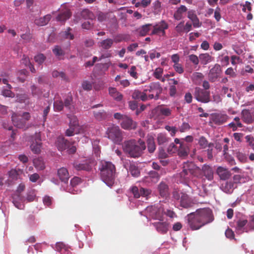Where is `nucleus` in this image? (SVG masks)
<instances>
[{
  "label": "nucleus",
  "instance_id": "nucleus-1",
  "mask_svg": "<svg viewBox=\"0 0 254 254\" xmlns=\"http://www.w3.org/2000/svg\"><path fill=\"white\" fill-rule=\"evenodd\" d=\"M99 170L101 180L108 186L112 187L115 183L116 175L115 166L111 162L102 161Z\"/></svg>",
  "mask_w": 254,
  "mask_h": 254
},
{
  "label": "nucleus",
  "instance_id": "nucleus-2",
  "mask_svg": "<svg viewBox=\"0 0 254 254\" xmlns=\"http://www.w3.org/2000/svg\"><path fill=\"white\" fill-rule=\"evenodd\" d=\"M123 148L124 152L129 157L138 158L141 156L146 147L145 142L139 139L137 141L131 139L125 141Z\"/></svg>",
  "mask_w": 254,
  "mask_h": 254
},
{
  "label": "nucleus",
  "instance_id": "nucleus-3",
  "mask_svg": "<svg viewBox=\"0 0 254 254\" xmlns=\"http://www.w3.org/2000/svg\"><path fill=\"white\" fill-rule=\"evenodd\" d=\"M200 168L192 162H186L183 165V170L177 174L178 181L181 183L187 184L191 176L199 178L200 176Z\"/></svg>",
  "mask_w": 254,
  "mask_h": 254
},
{
  "label": "nucleus",
  "instance_id": "nucleus-4",
  "mask_svg": "<svg viewBox=\"0 0 254 254\" xmlns=\"http://www.w3.org/2000/svg\"><path fill=\"white\" fill-rule=\"evenodd\" d=\"M144 91L146 94L147 92L150 93L147 94L148 100L154 99L157 100L159 99L160 95L162 93L163 88L159 82H151L148 85L145 86Z\"/></svg>",
  "mask_w": 254,
  "mask_h": 254
},
{
  "label": "nucleus",
  "instance_id": "nucleus-5",
  "mask_svg": "<svg viewBox=\"0 0 254 254\" xmlns=\"http://www.w3.org/2000/svg\"><path fill=\"white\" fill-rule=\"evenodd\" d=\"M193 96L197 101L203 103H207L210 101V91L198 87L194 88Z\"/></svg>",
  "mask_w": 254,
  "mask_h": 254
},
{
  "label": "nucleus",
  "instance_id": "nucleus-6",
  "mask_svg": "<svg viewBox=\"0 0 254 254\" xmlns=\"http://www.w3.org/2000/svg\"><path fill=\"white\" fill-rule=\"evenodd\" d=\"M108 137L116 143L122 141V135L120 128L118 126L109 127L107 131Z\"/></svg>",
  "mask_w": 254,
  "mask_h": 254
},
{
  "label": "nucleus",
  "instance_id": "nucleus-7",
  "mask_svg": "<svg viewBox=\"0 0 254 254\" xmlns=\"http://www.w3.org/2000/svg\"><path fill=\"white\" fill-rule=\"evenodd\" d=\"M222 70L221 66L216 64L209 70L208 73V79L211 82H214L218 81L221 77Z\"/></svg>",
  "mask_w": 254,
  "mask_h": 254
},
{
  "label": "nucleus",
  "instance_id": "nucleus-8",
  "mask_svg": "<svg viewBox=\"0 0 254 254\" xmlns=\"http://www.w3.org/2000/svg\"><path fill=\"white\" fill-rule=\"evenodd\" d=\"M41 134L40 132L35 133L31 136L32 143L30 148L32 152L35 154L41 152L42 143L41 142Z\"/></svg>",
  "mask_w": 254,
  "mask_h": 254
},
{
  "label": "nucleus",
  "instance_id": "nucleus-9",
  "mask_svg": "<svg viewBox=\"0 0 254 254\" xmlns=\"http://www.w3.org/2000/svg\"><path fill=\"white\" fill-rule=\"evenodd\" d=\"M174 142L176 144L179 145L177 152L179 157L185 158L188 156L190 152V146L189 144L184 142V141H181V140L178 138H175Z\"/></svg>",
  "mask_w": 254,
  "mask_h": 254
},
{
  "label": "nucleus",
  "instance_id": "nucleus-10",
  "mask_svg": "<svg viewBox=\"0 0 254 254\" xmlns=\"http://www.w3.org/2000/svg\"><path fill=\"white\" fill-rule=\"evenodd\" d=\"M163 209L158 208L155 206H148L146 209V211L148 216L153 219L162 220Z\"/></svg>",
  "mask_w": 254,
  "mask_h": 254
},
{
  "label": "nucleus",
  "instance_id": "nucleus-11",
  "mask_svg": "<svg viewBox=\"0 0 254 254\" xmlns=\"http://www.w3.org/2000/svg\"><path fill=\"white\" fill-rule=\"evenodd\" d=\"M198 215L204 219L205 222H211L214 220L212 211L209 208H204L197 210Z\"/></svg>",
  "mask_w": 254,
  "mask_h": 254
},
{
  "label": "nucleus",
  "instance_id": "nucleus-12",
  "mask_svg": "<svg viewBox=\"0 0 254 254\" xmlns=\"http://www.w3.org/2000/svg\"><path fill=\"white\" fill-rule=\"evenodd\" d=\"M59 13L56 17V19L58 21L65 22L71 16L70 10L66 7L65 6H62L59 9Z\"/></svg>",
  "mask_w": 254,
  "mask_h": 254
},
{
  "label": "nucleus",
  "instance_id": "nucleus-13",
  "mask_svg": "<svg viewBox=\"0 0 254 254\" xmlns=\"http://www.w3.org/2000/svg\"><path fill=\"white\" fill-rule=\"evenodd\" d=\"M236 231L238 234L254 230V223H236Z\"/></svg>",
  "mask_w": 254,
  "mask_h": 254
},
{
  "label": "nucleus",
  "instance_id": "nucleus-14",
  "mask_svg": "<svg viewBox=\"0 0 254 254\" xmlns=\"http://www.w3.org/2000/svg\"><path fill=\"white\" fill-rule=\"evenodd\" d=\"M73 167L77 171H90L92 169V164L90 161L75 162L73 164Z\"/></svg>",
  "mask_w": 254,
  "mask_h": 254
},
{
  "label": "nucleus",
  "instance_id": "nucleus-15",
  "mask_svg": "<svg viewBox=\"0 0 254 254\" xmlns=\"http://www.w3.org/2000/svg\"><path fill=\"white\" fill-rule=\"evenodd\" d=\"M229 117L226 114L216 113L212 115L211 120L217 125H221L226 123Z\"/></svg>",
  "mask_w": 254,
  "mask_h": 254
},
{
  "label": "nucleus",
  "instance_id": "nucleus-16",
  "mask_svg": "<svg viewBox=\"0 0 254 254\" xmlns=\"http://www.w3.org/2000/svg\"><path fill=\"white\" fill-rule=\"evenodd\" d=\"M201 173L208 181H212L214 178V172L212 168L207 164H204L200 169Z\"/></svg>",
  "mask_w": 254,
  "mask_h": 254
},
{
  "label": "nucleus",
  "instance_id": "nucleus-17",
  "mask_svg": "<svg viewBox=\"0 0 254 254\" xmlns=\"http://www.w3.org/2000/svg\"><path fill=\"white\" fill-rule=\"evenodd\" d=\"M12 121L14 126L19 128H25L26 122L20 116L17 115L16 113H13L12 117Z\"/></svg>",
  "mask_w": 254,
  "mask_h": 254
},
{
  "label": "nucleus",
  "instance_id": "nucleus-18",
  "mask_svg": "<svg viewBox=\"0 0 254 254\" xmlns=\"http://www.w3.org/2000/svg\"><path fill=\"white\" fill-rule=\"evenodd\" d=\"M12 198V202L16 208L19 209H23L24 208V203L25 201V199L21 194H14L13 195Z\"/></svg>",
  "mask_w": 254,
  "mask_h": 254
},
{
  "label": "nucleus",
  "instance_id": "nucleus-19",
  "mask_svg": "<svg viewBox=\"0 0 254 254\" xmlns=\"http://www.w3.org/2000/svg\"><path fill=\"white\" fill-rule=\"evenodd\" d=\"M56 144L58 150L60 151L65 150L70 146V142L62 136L57 138Z\"/></svg>",
  "mask_w": 254,
  "mask_h": 254
},
{
  "label": "nucleus",
  "instance_id": "nucleus-20",
  "mask_svg": "<svg viewBox=\"0 0 254 254\" xmlns=\"http://www.w3.org/2000/svg\"><path fill=\"white\" fill-rule=\"evenodd\" d=\"M216 173L222 180H226L231 176V172L227 168L221 166L217 168Z\"/></svg>",
  "mask_w": 254,
  "mask_h": 254
},
{
  "label": "nucleus",
  "instance_id": "nucleus-21",
  "mask_svg": "<svg viewBox=\"0 0 254 254\" xmlns=\"http://www.w3.org/2000/svg\"><path fill=\"white\" fill-rule=\"evenodd\" d=\"M158 190L160 195L167 199L169 195L168 185L164 182H161L158 186Z\"/></svg>",
  "mask_w": 254,
  "mask_h": 254
},
{
  "label": "nucleus",
  "instance_id": "nucleus-22",
  "mask_svg": "<svg viewBox=\"0 0 254 254\" xmlns=\"http://www.w3.org/2000/svg\"><path fill=\"white\" fill-rule=\"evenodd\" d=\"M180 205L182 207L186 208L191 207L193 205L190 198L186 192H182Z\"/></svg>",
  "mask_w": 254,
  "mask_h": 254
},
{
  "label": "nucleus",
  "instance_id": "nucleus-23",
  "mask_svg": "<svg viewBox=\"0 0 254 254\" xmlns=\"http://www.w3.org/2000/svg\"><path fill=\"white\" fill-rule=\"evenodd\" d=\"M168 27V24L165 20H162L154 26L151 34L159 35V33L161 31H163V30H166Z\"/></svg>",
  "mask_w": 254,
  "mask_h": 254
},
{
  "label": "nucleus",
  "instance_id": "nucleus-24",
  "mask_svg": "<svg viewBox=\"0 0 254 254\" xmlns=\"http://www.w3.org/2000/svg\"><path fill=\"white\" fill-rule=\"evenodd\" d=\"M121 127L125 129H134L136 127V124L129 117L126 116L121 123Z\"/></svg>",
  "mask_w": 254,
  "mask_h": 254
},
{
  "label": "nucleus",
  "instance_id": "nucleus-25",
  "mask_svg": "<svg viewBox=\"0 0 254 254\" xmlns=\"http://www.w3.org/2000/svg\"><path fill=\"white\" fill-rule=\"evenodd\" d=\"M242 119L247 124H251L254 122V116L249 110H243L241 112Z\"/></svg>",
  "mask_w": 254,
  "mask_h": 254
},
{
  "label": "nucleus",
  "instance_id": "nucleus-26",
  "mask_svg": "<svg viewBox=\"0 0 254 254\" xmlns=\"http://www.w3.org/2000/svg\"><path fill=\"white\" fill-rule=\"evenodd\" d=\"M55 250L61 254H72L71 248L62 242L57 243Z\"/></svg>",
  "mask_w": 254,
  "mask_h": 254
},
{
  "label": "nucleus",
  "instance_id": "nucleus-27",
  "mask_svg": "<svg viewBox=\"0 0 254 254\" xmlns=\"http://www.w3.org/2000/svg\"><path fill=\"white\" fill-rule=\"evenodd\" d=\"M93 115L95 119L98 121H102L107 120L109 115L104 110H95L93 111Z\"/></svg>",
  "mask_w": 254,
  "mask_h": 254
},
{
  "label": "nucleus",
  "instance_id": "nucleus-28",
  "mask_svg": "<svg viewBox=\"0 0 254 254\" xmlns=\"http://www.w3.org/2000/svg\"><path fill=\"white\" fill-rule=\"evenodd\" d=\"M60 180L64 183H67L69 178V175L66 168L62 167L58 169L57 172Z\"/></svg>",
  "mask_w": 254,
  "mask_h": 254
},
{
  "label": "nucleus",
  "instance_id": "nucleus-29",
  "mask_svg": "<svg viewBox=\"0 0 254 254\" xmlns=\"http://www.w3.org/2000/svg\"><path fill=\"white\" fill-rule=\"evenodd\" d=\"M132 98L136 100H141L142 101H146L148 100L147 94L144 91V89L142 92L135 90L132 94Z\"/></svg>",
  "mask_w": 254,
  "mask_h": 254
},
{
  "label": "nucleus",
  "instance_id": "nucleus-30",
  "mask_svg": "<svg viewBox=\"0 0 254 254\" xmlns=\"http://www.w3.org/2000/svg\"><path fill=\"white\" fill-rule=\"evenodd\" d=\"M109 93L110 95L117 101H121L123 98L122 94L119 92L116 88L109 87Z\"/></svg>",
  "mask_w": 254,
  "mask_h": 254
},
{
  "label": "nucleus",
  "instance_id": "nucleus-31",
  "mask_svg": "<svg viewBox=\"0 0 254 254\" xmlns=\"http://www.w3.org/2000/svg\"><path fill=\"white\" fill-rule=\"evenodd\" d=\"M146 143L148 151L150 153H153L156 150V144L154 137L150 135L147 136Z\"/></svg>",
  "mask_w": 254,
  "mask_h": 254
},
{
  "label": "nucleus",
  "instance_id": "nucleus-32",
  "mask_svg": "<svg viewBox=\"0 0 254 254\" xmlns=\"http://www.w3.org/2000/svg\"><path fill=\"white\" fill-rule=\"evenodd\" d=\"M51 17L52 16L50 14H47L43 17L36 19L34 23L36 25L39 26H44L48 23Z\"/></svg>",
  "mask_w": 254,
  "mask_h": 254
},
{
  "label": "nucleus",
  "instance_id": "nucleus-33",
  "mask_svg": "<svg viewBox=\"0 0 254 254\" xmlns=\"http://www.w3.org/2000/svg\"><path fill=\"white\" fill-rule=\"evenodd\" d=\"M128 170V172L133 177L137 178L140 176V172L138 166L134 163H131L129 166Z\"/></svg>",
  "mask_w": 254,
  "mask_h": 254
},
{
  "label": "nucleus",
  "instance_id": "nucleus-34",
  "mask_svg": "<svg viewBox=\"0 0 254 254\" xmlns=\"http://www.w3.org/2000/svg\"><path fill=\"white\" fill-rule=\"evenodd\" d=\"M187 8L184 5H181L178 7L174 14V18L177 20H181L183 18V14L187 11Z\"/></svg>",
  "mask_w": 254,
  "mask_h": 254
},
{
  "label": "nucleus",
  "instance_id": "nucleus-35",
  "mask_svg": "<svg viewBox=\"0 0 254 254\" xmlns=\"http://www.w3.org/2000/svg\"><path fill=\"white\" fill-rule=\"evenodd\" d=\"M114 40L111 38H107L99 42V46L103 49L108 50L111 48L113 45Z\"/></svg>",
  "mask_w": 254,
  "mask_h": 254
},
{
  "label": "nucleus",
  "instance_id": "nucleus-36",
  "mask_svg": "<svg viewBox=\"0 0 254 254\" xmlns=\"http://www.w3.org/2000/svg\"><path fill=\"white\" fill-rule=\"evenodd\" d=\"M199 59L202 64L206 65L210 63L213 60V58L208 53H203L199 55Z\"/></svg>",
  "mask_w": 254,
  "mask_h": 254
},
{
  "label": "nucleus",
  "instance_id": "nucleus-37",
  "mask_svg": "<svg viewBox=\"0 0 254 254\" xmlns=\"http://www.w3.org/2000/svg\"><path fill=\"white\" fill-rule=\"evenodd\" d=\"M131 36L128 34H118L115 37L114 41L115 43H120L123 41L128 42L130 40Z\"/></svg>",
  "mask_w": 254,
  "mask_h": 254
},
{
  "label": "nucleus",
  "instance_id": "nucleus-38",
  "mask_svg": "<svg viewBox=\"0 0 254 254\" xmlns=\"http://www.w3.org/2000/svg\"><path fill=\"white\" fill-rule=\"evenodd\" d=\"M153 227L156 230L161 233H165L167 232L169 229L168 223H152Z\"/></svg>",
  "mask_w": 254,
  "mask_h": 254
},
{
  "label": "nucleus",
  "instance_id": "nucleus-39",
  "mask_svg": "<svg viewBox=\"0 0 254 254\" xmlns=\"http://www.w3.org/2000/svg\"><path fill=\"white\" fill-rule=\"evenodd\" d=\"M33 164L37 170H42L45 168V162L42 157L35 158L33 160Z\"/></svg>",
  "mask_w": 254,
  "mask_h": 254
},
{
  "label": "nucleus",
  "instance_id": "nucleus-40",
  "mask_svg": "<svg viewBox=\"0 0 254 254\" xmlns=\"http://www.w3.org/2000/svg\"><path fill=\"white\" fill-rule=\"evenodd\" d=\"M198 143L201 148L205 149L207 147L211 148L213 146V143H208L207 139L203 136H201L199 139Z\"/></svg>",
  "mask_w": 254,
  "mask_h": 254
},
{
  "label": "nucleus",
  "instance_id": "nucleus-41",
  "mask_svg": "<svg viewBox=\"0 0 254 254\" xmlns=\"http://www.w3.org/2000/svg\"><path fill=\"white\" fill-rule=\"evenodd\" d=\"M222 190L227 193H231L234 190V183L232 182H227L222 185Z\"/></svg>",
  "mask_w": 254,
  "mask_h": 254
},
{
  "label": "nucleus",
  "instance_id": "nucleus-42",
  "mask_svg": "<svg viewBox=\"0 0 254 254\" xmlns=\"http://www.w3.org/2000/svg\"><path fill=\"white\" fill-rule=\"evenodd\" d=\"M54 54L59 60L62 59V57L65 54L64 51L63 50L61 46L56 45L54 46L52 50Z\"/></svg>",
  "mask_w": 254,
  "mask_h": 254
},
{
  "label": "nucleus",
  "instance_id": "nucleus-43",
  "mask_svg": "<svg viewBox=\"0 0 254 254\" xmlns=\"http://www.w3.org/2000/svg\"><path fill=\"white\" fill-rule=\"evenodd\" d=\"M169 139L170 138L165 134L160 133L157 135V140L158 144L160 145H165L169 142Z\"/></svg>",
  "mask_w": 254,
  "mask_h": 254
},
{
  "label": "nucleus",
  "instance_id": "nucleus-44",
  "mask_svg": "<svg viewBox=\"0 0 254 254\" xmlns=\"http://www.w3.org/2000/svg\"><path fill=\"white\" fill-rule=\"evenodd\" d=\"M150 24H147L142 26L137 29V31L141 36H146L150 30Z\"/></svg>",
  "mask_w": 254,
  "mask_h": 254
},
{
  "label": "nucleus",
  "instance_id": "nucleus-45",
  "mask_svg": "<svg viewBox=\"0 0 254 254\" xmlns=\"http://www.w3.org/2000/svg\"><path fill=\"white\" fill-rule=\"evenodd\" d=\"M81 182V179L77 177H73L70 182V185L71 186V188H68L66 190L67 191L70 192V193H73L72 191V189L74 187L77 186L78 184H79Z\"/></svg>",
  "mask_w": 254,
  "mask_h": 254
},
{
  "label": "nucleus",
  "instance_id": "nucleus-46",
  "mask_svg": "<svg viewBox=\"0 0 254 254\" xmlns=\"http://www.w3.org/2000/svg\"><path fill=\"white\" fill-rule=\"evenodd\" d=\"M72 104V98L71 96H67L64 100V106L68 110L71 111L74 109Z\"/></svg>",
  "mask_w": 254,
  "mask_h": 254
},
{
  "label": "nucleus",
  "instance_id": "nucleus-47",
  "mask_svg": "<svg viewBox=\"0 0 254 254\" xmlns=\"http://www.w3.org/2000/svg\"><path fill=\"white\" fill-rule=\"evenodd\" d=\"M64 102L61 99H56L54 103V109L55 111L60 112L64 108Z\"/></svg>",
  "mask_w": 254,
  "mask_h": 254
},
{
  "label": "nucleus",
  "instance_id": "nucleus-48",
  "mask_svg": "<svg viewBox=\"0 0 254 254\" xmlns=\"http://www.w3.org/2000/svg\"><path fill=\"white\" fill-rule=\"evenodd\" d=\"M158 110L159 111V113L161 115L165 116L168 117L170 116L172 114V110L170 108H166L161 106L158 108Z\"/></svg>",
  "mask_w": 254,
  "mask_h": 254
},
{
  "label": "nucleus",
  "instance_id": "nucleus-49",
  "mask_svg": "<svg viewBox=\"0 0 254 254\" xmlns=\"http://www.w3.org/2000/svg\"><path fill=\"white\" fill-rule=\"evenodd\" d=\"M81 16L85 19H92L94 17V15L92 12L87 9H85L81 12Z\"/></svg>",
  "mask_w": 254,
  "mask_h": 254
},
{
  "label": "nucleus",
  "instance_id": "nucleus-50",
  "mask_svg": "<svg viewBox=\"0 0 254 254\" xmlns=\"http://www.w3.org/2000/svg\"><path fill=\"white\" fill-rule=\"evenodd\" d=\"M71 29L68 27L66 30L61 33V36L65 39L73 40L74 39V35L70 31Z\"/></svg>",
  "mask_w": 254,
  "mask_h": 254
},
{
  "label": "nucleus",
  "instance_id": "nucleus-51",
  "mask_svg": "<svg viewBox=\"0 0 254 254\" xmlns=\"http://www.w3.org/2000/svg\"><path fill=\"white\" fill-rule=\"evenodd\" d=\"M148 178L151 179L152 182L156 183L160 179V175L157 172L155 171H151L148 173Z\"/></svg>",
  "mask_w": 254,
  "mask_h": 254
},
{
  "label": "nucleus",
  "instance_id": "nucleus-52",
  "mask_svg": "<svg viewBox=\"0 0 254 254\" xmlns=\"http://www.w3.org/2000/svg\"><path fill=\"white\" fill-rule=\"evenodd\" d=\"M31 90L32 95L34 97H39L42 93L41 90L35 85L31 86Z\"/></svg>",
  "mask_w": 254,
  "mask_h": 254
},
{
  "label": "nucleus",
  "instance_id": "nucleus-53",
  "mask_svg": "<svg viewBox=\"0 0 254 254\" xmlns=\"http://www.w3.org/2000/svg\"><path fill=\"white\" fill-rule=\"evenodd\" d=\"M104 82L102 80H98L93 83V86L95 90H100L104 87Z\"/></svg>",
  "mask_w": 254,
  "mask_h": 254
},
{
  "label": "nucleus",
  "instance_id": "nucleus-54",
  "mask_svg": "<svg viewBox=\"0 0 254 254\" xmlns=\"http://www.w3.org/2000/svg\"><path fill=\"white\" fill-rule=\"evenodd\" d=\"M69 119V126L74 127L75 128L78 127V121L77 117L73 115L68 117Z\"/></svg>",
  "mask_w": 254,
  "mask_h": 254
},
{
  "label": "nucleus",
  "instance_id": "nucleus-55",
  "mask_svg": "<svg viewBox=\"0 0 254 254\" xmlns=\"http://www.w3.org/2000/svg\"><path fill=\"white\" fill-rule=\"evenodd\" d=\"M36 197V193L34 190H30L27 193L26 198H25V200L27 202H32L34 200Z\"/></svg>",
  "mask_w": 254,
  "mask_h": 254
},
{
  "label": "nucleus",
  "instance_id": "nucleus-56",
  "mask_svg": "<svg viewBox=\"0 0 254 254\" xmlns=\"http://www.w3.org/2000/svg\"><path fill=\"white\" fill-rule=\"evenodd\" d=\"M189 59L190 61L194 65L197 66L199 62V57L194 54H191L189 56Z\"/></svg>",
  "mask_w": 254,
  "mask_h": 254
},
{
  "label": "nucleus",
  "instance_id": "nucleus-57",
  "mask_svg": "<svg viewBox=\"0 0 254 254\" xmlns=\"http://www.w3.org/2000/svg\"><path fill=\"white\" fill-rule=\"evenodd\" d=\"M28 99V95L25 94H18L16 96V101L20 103H25Z\"/></svg>",
  "mask_w": 254,
  "mask_h": 254
},
{
  "label": "nucleus",
  "instance_id": "nucleus-58",
  "mask_svg": "<svg viewBox=\"0 0 254 254\" xmlns=\"http://www.w3.org/2000/svg\"><path fill=\"white\" fill-rule=\"evenodd\" d=\"M52 75L54 77H59L64 80H67L66 75L64 72H59L57 70H54L52 72Z\"/></svg>",
  "mask_w": 254,
  "mask_h": 254
},
{
  "label": "nucleus",
  "instance_id": "nucleus-59",
  "mask_svg": "<svg viewBox=\"0 0 254 254\" xmlns=\"http://www.w3.org/2000/svg\"><path fill=\"white\" fill-rule=\"evenodd\" d=\"M184 21H181L175 27V30L180 35L184 32Z\"/></svg>",
  "mask_w": 254,
  "mask_h": 254
},
{
  "label": "nucleus",
  "instance_id": "nucleus-60",
  "mask_svg": "<svg viewBox=\"0 0 254 254\" xmlns=\"http://www.w3.org/2000/svg\"><path fill=\"white\" fill-rule=\"evenodd\" d=\"M175 143H172L170 144L168 148V152L170 154L177 153L178 147L175 144Z\"/></svg>",
  "mask_w": 254,
  "mask_h": 254
},
{
  "label": "nucleus",
  "instance_id": "nucleus-61",
  "mask_svg": "<svg viewBox=\"0 0 254 254\" xmlns=\"http://www.w3.org/2000/svg\"><path fill=\"white\" fill-rule=\"evenodd\" d=\"M34 59L36 63L41 64L45 61L46 57L43 54H40L35 56Z\"/></svg>",
  "mask_w": 254,
  "mask_h": 254
},
{
  "label": "nucleus",
  "instance_id": "nucleus-62",
  "mask_svg": "<svg viewBox=\"0 0 254 254\" xmlns=\"http://www.w3.org/2000/svg\"><path fill=\"white\" fill-rule=\"evenodd\" d=\"M190 128L189 123L184 122L179 127V131L181 132H184L188 131Z\"/></svg>",
  "mask_w": 254,
  "mask_h": 254
},
{
  "label": "nucleus",
  "instance_id": "nucleus-63",
  "mask_svg": "<svg viewBox=\"0 0 254 254\" xmlns=\"http://www.w3.org/2000/svg\"><path fill=\"white\" fill-rule=\"evenodd\" d=\"M204 78L203 74L201 72H194L192 74V79L195 81H200Z\"/></svg>",
  "mask_w": 254,
  "mask_h": 254
},
{
  "label": "nucleus",
  "instance_id": "nucleus-64",
  "mask_svg": "<svg viewBox=\"0 0 254 254\" xmlns=\"http://www.w3.org/2000/svg\"><path fill=\"white\" fill-rule=\"evenodd\" d=\"M163 72V69L162 68L158 67L155 69L153 73V76L157 79H160Z\"/></svg>",
  "mask_w": 254,
  "mask_h": 254
}]
</instances>
